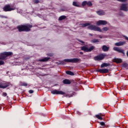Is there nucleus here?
Masks as SVG:
<instances>
[{
  "instance_id": "obj_7",
  "label": "nucleus",
  "mask_w": 128,
  "mask_h": 128,
  "mask_svg": "<svg viewBox=\"0 0 128 128\" xmlns=\"http://www.w3.org/2000/svg\"><path fill=\"white\" fill-rule=\"evenodd\" d=\"M106 58V55L104 54H100L98 56H97L94 58V60H102Z\"/></svg>"
},
{
  "instance_id": "obj_37",
  "label": "nucleus",
  "mask_w": 128,
  "mask_h": 128,
  "mask_svg": "<svg viewBox=\"0 0 128 128\" xmlns=\"http://www.w3.org/2000/svg\"><path fill=\"white\" fill-rule=\"evenodd\" d=\"M47 56H54V54L50 53V54H47Z\"/></svg>"
},
{
  "instance_id": "obj_6",
  "label": "nucleus",
  "mask_w": 128,
  "mask_h": 128,
  "mask_svg": "<svg viewBox=\"0 0 128 128\" xmlns=\"http://www.w3.org/2000/svg\"><path fill=\"white\" fill-rule=\"evenodd\" d=\"M94 46H92L90 48H88L86 46H83L81 47L82 50H84V52H92V50H94Z\"/></svg>"
},
{
  "instance_id": "obj_34",
  "label": "nucleus",
  "mask_w": 128,
  "mask_h": 128,
  "mask_svg": "<svg viewBox=\"0 0 128 128\" xmlns=\"http://www.w3.org/2000/svg\"><path fill=\"white\" fill-rule=\"evenodd\" d=\"M66 98H72V94L70 95L69 94H68L66 95Z\"/></svg>"
},
{
  "instance_id": "obj_20",
  "label": "nucleus",
  "mask_w": 128,
  "mask_h": 128,
  "mask_svg": "<svg viewBox=\"0 0 128 128\" xmlns=\"http://www.w3.org/2000/svg\"><path fill=\"white\" fill-rule=\"evenodd\" d=\"M110 66V64L104 62L100 65V68H106V66Z\"/></svg>"
},
{
  "instance_id": "obj_21",
  "label": "nucleus",
  "mask_w": 128,
  "mask_h": 128,
  "mask_svg": "<svg viewBox=\"0 0 128 128\" xmlns=\"http://www.w3.org/2000/svg\"><path fill=\"white\" fill-rule=\"evenodd\" d=\"M63 83L64 84H70V81L69 80L66 79L63 80Z\"/></svg>"
},
{
  "instance_id": "obj_8",
  "label": "nucleus",
  "mask_w": 128,
  "mask_h": 128,
  "mask_svg": "<svg viewBox=\"0 0 128 128\" xmlns=\"http://www.w3.org/2000/svg\"><path fill=\"white\" fill-rule=\"evenodd\" d=\"M8 86H10V82H3L0 83V88H6Z\"/></svg>"
},
{
  "instance_id": "obj_9",
  "label": "nucleus",
  "mask_w": 128,
  "mask_h": 128,
  "mask_svg": "<svg viewBox=\"0 0 128 128\" xmlns=\"http://www.w3.org/2000/svg\"><path fill=\"white\" fill-rule=\"evenodd\" d=\"M114 50H115V52H120V54H126V53H124V49L120 48L118 47H114L113 48Z\"/></svg>"
},
{
  "instance_id": "obj_23",
  "label": "nucleus",
  "mask_w": 128,
  "mask_h": 128,
  "mask_svg": "<svg viewBox=\"0 0 128 128\" xmlns=\"http://www.w3.org/2000/svg\"><path fill=\"white\" fill-rule=\"evenodd\" d=\"M91 42L92 44H96V42H100L98 39H93L91 40Z\"/></svg>"
},
{
  "instance_id": "obj_40",
  "label": "nucleus",
  "mask_w": 128,
  "mask_h": 128,
  "mask_svg": "<svg viewBox=\"0 0 128 128\" xmlns=\"http://www.w3.org/2000/svg\"><path fill=\"white\" fill-rule=\"evenodd\" d=\"M76 114H78V116H80V111H77L76 112Z\"/></svg>"
},
{
  "instance_id": "obj_26",
  "label": "nucleus",
  "mask_w": 128,
  "mask_h": 128,
  "mask_svg": "<svg viewBox=\"0 0 128 128\" xmlns=\"http://www.w3.org/2000/svg\"><path fill=\"white\" fill-rule=\"evenodd\" d=\"M66 74H70V76H74V74L72 71H66Z\"/></svg>"
},
{
  "instance_id": "obj_25",
  "label": "nucleus",
  "mask_w": 128,
  "mask_h": 128,
  "mask_svg": "<svg viewBox=\"0 0 128 128\" xmlns=\"http://www.w3.org/2000/svg\"><path fill=\"white\" fill-rule=\"evenodd\" d=\"M66 18V16H62L59 17L58 20H65Z\"/></svg>"
},
{
  "instance_id": "obj_22",
  "label": "nucleus",
  "mask_w": 128,
  "mask_h": 128,
  "mask_svg": "<svg viewBox=\"0 0 128 128\" xmlns=\"http://www.w3.org/2000/svg\"><path fill=\"white\" fill-rule=\"evenodd\" d=\"M72 6H77V8H80V3L76 2H73Z\"/></svg>"
},
{
  "instance_id": "obj_1",
  "label": "nucleus",
  "mask_w": 128,
  "mask_h": 128,
  "mask_svg": "<svg viewBox=\"0 0 128 128\" xmlns=\"http://www.w3.org/2000/svg\"><path fill=\"white\" fill-rule=\"evenodd\" d=\"M32 28V25L30 24L20 25L16 26V28H18V32H30Z\"/></svg>"
},
{
  "instance_id": "obj_27",
  "label": "nucleus",
  "mask_w": 128,
  "mask_h": 128,
  "mask_svg": "<svg viewBox=\"0 0 128 128\" xmlns=\"http://www.w3.org/2000/svg\"><path fill=\"white\" fill-rule=\"evenodd\" d=\"M86 4L88 6H92V2L89 1L87 2Z\"/></svg>"
},
{
  "instance_id": "obj_35",
  "label": "nucleus",
  "mask_w": 128,
  "mask_h": 128,
  "mask_svg": "<svg viewBox=\"0 0 128 128\" xmlns=\"http://www.w3.org/2000/svg\"><path fill=\"white\" fill-rule=\"evenodd\" d=\"M118 2H126L127 0H117Z\"/></svg>"
},
{
  "instance_id": "obj_24",
  "label": "nucleus",
  "mask_w": 128,
  "mask_h": 128,
  "mask_svg": "<svg viewBox=\"0 0 128 128\" xmlns=\"http://www.w3.org/2000/svg\"><path fill=\"white\" fill-rule=\"evenodd\" d=\"M90 23H86V24H81V26L82 28H86V26H90Z\"/></svg>"
},
{
  "instance_id": "obj_43",
  "label": "nucleus",
  "mask_w": 128,
  "mask_h": 128,
  "mask_svg": "<svg viewBox=\"0 0 128 128\" xmlns=\"http://www.w3.org/2000/svg\"><path fill=\"white\" fill-rule=\"evenodd\" d=\"M80 42H81V44H84V42L82 40H80Z\"/></svg>"
},
{
  "instance_id": "obj_16",
  "label": "nucleus",
  "mask_w": 128,
  "mask_h": 128,
  "mask_svg": "<svg viewBox=\"0 0 128 128\" xmlns=\"http://www.w3.org/2000/svg\"><path fill=\"white\" fill-rule=\"evenodd\" d=\"M96 12L98 16H104V14H106V12L104 10H98Z\"/></svg>"
},
{
  "instance_id": "obj_5",
  "label": "nucleus",
  "mask_w": 128,
  "mask_h": 128,
  "mask_svg": "<svg viewBox=\"0 0 128 128\" xmlns=\"http://www.w3.org/2000/svg\"><path fill=\"white\" fill-rule=\"evenodd\" d=\"M88 30H94L95 32H102V30L100 29V28L94 25H89L88 27Z\"/></svg>"
},
{
  "instance_id": "obj_41",
  "label": "nucleus",
  "mask_w": 128,
  "mask_h": 128,
  "mask_svg": "<svg viewBox=\"0 0 128 128\" xmlns=\"http://www.w3.org/2000/svg\"><path fill=\"white\" fill-rule=\"evenodd\" d=\"M120 16H123V15H124V14H123L122 12H120Z\"/></svg>"
},
{
  "instance_id": "obj_3",
  "label": "nucleus",
  "mask_w": 128,
  "mask_h": 128,
  "mask_svg": "<svg viewBox=\"0 0 128 128\" xmlns=\"http://www.w3.org/2000/svg\"><path fill=\"white\" fill-rule=\"evenodd\" d=\"M80 62V59L78 58H74L70 59H64V60L60 62V64H66V62H72V63H76Z\"/></svg>"
},
{
  "instance_id": "obj_30",
  "label": "nucleus",
  "mask_w": 128,
  "mask_h": 128,
  "mask_svg": "<svg viewBox=\"0 0 128 128\" xmlns=\"http://www.w3.org/2000/svg\"><path fill=\"white\" fill-rule=\"evenodd\" d=\"M128 64L127 63H124L122 64V66L123 68H128Z\"/></svg>"
},
{
  "instance_id": "obj_29",
  "label": "nucleus",
  "mask_w": 128,
  "mask_h": 128,
  "mask_svg": "<svg viewBox=\"0 0 128 128\" xmlns=\"http://www.w3.org/2000/svg\"><path fill=\"white\" fill-rule=\"evenodd\" d=\"M20 86H28V84L26 83V82H22L20 84Z\"/></svg>"
},
{
  "instance_id": "obj_46",
  "label": "nucleus",
  "mask_w": 128,
  "mask_h": 128,
  "mask_svg": "<svg viewBox=\"0 0 128 128\" xmlns=\"http://www.w3.org/2000/svg\"><path fill=\"white\" fill-rule=\"evenodd\" d=\"M80 84H84L82 80L80 81Z\"/></svg>"
},
{
  "instance_id": "obj_44",
  "label": "nucleus",
  "mask_w": 128,
  "mask_h": 128,
  "mask_svg": "<svg viewBox=\"0 0 128 128\" xmlns=\"http://www.w3.org/2000/svg\"><path fill=\"white\" fill-rule=\"evenodd\" d=\"M89 36H92V34H89Z\"/></svg>"
},
{
  "instance_id": "obj_13",
  "label": "nucleus",
  "mask_w": 128,
  "mask_h": 128,
  "mask_svg": "<svg viewBox=\"0 0 128 128\" xmlns=\"http://www.w3.org/2000/svg\"><path fill=\"white\" fill-rule=\"evenodd\" d=\"M98 72H100V74H108L109 72L108 69H99L97 70Z\"/></svg>"
},
{
  "instance_id": "obj_15",
  "label": "nucleus",
  "mask_w": 128,
  "mask_h": 128,
  "mask_svg": "<svg viewBox=\"0 0 128 128\" xmlns=\"http://www.w3.org/2000/svg\"><path fill=\"white\" fill-rule=\"evenodd\" d=\"M113 62H116V64H122V60L120 58H115L113 60Z\"/></svg>"
},
{
  "instance_id": "obj_28",
  "label": "nucleus",
  "mask_w": 128,
  "mask_h": 128,
  "mask_svg": "<svg viewBox=\"0 0 128 128\" xmlns=\"http://www.w3.org/2000/svg\"><path fill=\"white\" fill-rule=\"evenodd\" d=\"M109 28L108 27H104L102 28V30H104V32H108V30Z\"/></svg>"
},
{
  "instance_id": "obj_2",
  "label": "nucleus",
  "mask_w": 128,
  "mask_h": 128,
  "mask_svg": "<svg viewBox=\"0 0 128 128\" xmlns=\"http://www.w3.org/2000/svg\"><path fill=\"white\" fill-rule=\"evenodd\" d=\"M12 52H4L1 53L0 54V66L4 64V62L3 60H6V58L10 56H12Z\"/></svg>"
},
{
  "instance_id": "obj_14",
  "label": "nucleus",
  "mask_w": 128,
  "mask_h": 128,
  "mask_svg": "<svg viewBox=\"0 0 128 128\" xmlns=\"http://www.w3.org/2000/svg\"><path fill=\"white\" fill-rule=\"evenodd\" d=\"M126 44V41L120 42L115 43V46H124Z\"/></svg>"
},
{
  "instance_id": "obj_17",
  "label": "nucleus",
  "mask_w": 128,
  "mask_h": 128,
  "mask_svg": "<svg viewBox=\"0 0 128 128\" xmlns=\"http://www.w3.org/2000/svg\"><path fill=\"white\" fill-rule=\"evenodd\" d=\"M104 116V114L100 113L99 114H96V118H98V120H102V116Z\"/></svg>"
},
{
  "instance_id": "obj_19",
  "label": "nucleus",
  "mask_w": 128,
  "mask_h": 128,
  "mask_svg": "<svg viewBox=\"0 0 128 128\" xmlns=\"http://www.w3.org/2000/svg\"><path fill=\"white\" fill-rule=\"evenodd\" d=\"M50 57H46L42 59H40L39 60V62H48V60H50Z\"/></svg>"
},
{
  "instance_id": "obj_31",
  "label": "nucleus",
  "mask_w": 128,
  "mask_h": 128,
  "mask_svg": "<svg viewBox=\"0 0 128 128\" xmlns=\"http://www.w3.org/2000/svg\"><path fill=\"white\" fill-rule=\"evenodd\" d=\"M86 4H87V2L86 1H84L82 2V6H86Z\"/></svg>"
},
{
  "instance_id": "obj_32",
  "label": "nucleus",
  "mask_w": 128,
  "mask_h": 128,
  "mask_svg": "<svg viewBox=\"0 0 128 128\" xmlns=\"http://www.w3.org/2000/svg\"><path fill=\"white\" fill-rule=\"evenodd\" d=\"M33 2L34 4H38L40 2V0H34Z\"/></svg>"
},
{
  "instance_id": "obj_36",
  "label": "nucleus",
  "mask_w": 128,
  "mask_h": 128,
  "mask_svg": "<svg viewBox=\"0 0 128 128\" xmlns=\"http://www.w3.org/2000/svg\"><path fill=\"white\" fill-rule=\"evenodd\" d=\"M0 18H7L8 17L6 16H4L2 15H0Z\"/></svg>"
},
{
  "instance_id": "obj_48",
  "label": "nucleus",
  "mask_w": 128,
  "mask_h": 128,
  "mask_svg": "<svg viewBox=\"0 0 128 128\" xmlns=\"http://www.w3.org/2000/svg\"><path fill=\"white\" fill-rule=\"evenodd\" d=\"M82 86H81V88H82Z\"/></svg>"
},
{
  "instance_id": "obj_47",
  "label": "nucleus",
  "mask_w": 128,
  "mask_h": 128,
  "mask_svg": "<svg viewBox=\"0 0 128 128\" xmlns=\"http://www.w3.org/2000/svg\"><path fill=\"white\" fill-rule=\"evenodd\" d=\"M84 84H86V82L84 83Z\"/></svg>"
},
{
  "instance_id": "obj_18",
  "label": "nucleus",
  "mask_w": 128,
  "mask_h": 128,
  "mask_svg": "<svg viewBox=\"0 0 128 128\" xmlns=\"http://www.w3.org/2000/svg\"><path fill=\"white\" fill-rule=\"evenodd\" d=\"M109 50H110V47L106 45H104L102 46V50H103V52H108Z\"/></svg>"
},
{
  "instance_id": "obj_45",
  "label": "nucleus",
  "mask_w": 128,
  "mask_h": 128,
  "mask_svg": "<svg viewBox=\"0 0 128 128\" xmlns=\"http://www.w3.org/2000/svg\"><path fill=\"white\" fill-rule=\"evenodd\" d=\"M80 54H84V52H80Z\"/></svg>"
},
{
  "instance_id": "obj_11",
  "label": "nucleus",
  "mask_w": 128,
  "mask_h": 128,
  "mask_svg": "<svg viewBox=\"0 0 128 128\" xmlns=\"http://www.w3.org/2000/svg\"><path fill=\"white\" fill-rule=\"evenodd\" d=\"M120 10H123V12H128V4H122L120 7Z\"/></svg>"
},
{
  "instance_id": "obj_10",
  "label": "nucleus",
  "mask_w": 128,
  "mask_h": 128,
  "mask_svg": "<svg viewBox=\"0 0 128 128\" xmlns=\"http://www.w3.org/2000/svg\"><path fill=\"white\" fill-rule=\"evenodd\" d=\"M51 94H66V93L62 91H58L56 90H53L51 92Z\"/></svg>"
},
{
  "instance_id": "obj_12",
  "label": "nucleus",
  "mask_w": 128,
  "mask_h": 128,
  "mask_svg": "<svg viewBox=\"0 0 128 128\" xmlns=\"http://www.w3.org/2000/svg\"><path fill=\"white\" fill-rule=\"evenodd\" d=\"M97 26H104L108 24V22L104 20H100L96 22Z\"/></svg>"
},
{
  "instance_id": "obj_4",
  "label": "nucleus",
  "mask_w": 128,
  "mask_h": 128,
  "mask_svg": "<svg viewBox=\"0 0 128 128\" xmlns=\"http://www.w3.org/2000/svg\"><path fill=\"white\" fill-rule=\"evenodd\" d=\"M16 10V5H10V4H6L3 8V10L4 12H12V10Z\"/></svg>"
},
{
  "instance_id": "obj_42",
  "label": "nucleus",
  "mask_w": 128,
  "mask_h": 128,
  "mask_svg": "<svg viewBox=\"0 0 128 128\" xmlns=\"http://www.w3.org/2000/svg\"><path fill=\"white\" fill-rule=\"evenodd\" d=\"M98 38H102V36L100 35H99Z\"/></svg>"
},
{
  "instance_id": "obj_33",
  "label": "nucleus",
  "mask_w": 128,
  "mask_h": 128,
  "mask_svg": "<svg viewBox=\"0 0 128 128\" xmlns=\"http://www.w3.org/2000/svg\"><path fill=\"white\" fill-rule=\"evenodd\" d=\"M100 124L101 126H106V124L104 122H100Z\"/></svg>"
},
{
  "instance_id": "obj_38",
  "label": "nucleus",
  "mask_w": 128,
  "mask_h": 128,
  "mask_svg": "<svg viewBox=\"0 0 128 128\" xmlns=\"http://www.w3.org/2000/svg\"><path fill=\"white\" fill-rule=\"evenodd\" d=\"M29 94H34V90H30L28 91Z\"/></svg>"
},
{
  "instance_id": "obj_39",
  "label": "nucleus",
  "mask_w": 128,
  "mask_h": 128,
  "mask_svg": "<svg viewBox=\"0 0 128 128\" xmlns=\"http://www.w3.org/2000/svg\"><path fill=\"white\" fill-rule=\"evenodd\" d=\"M8 96V94L6 92H3L2 93V96Z\"/></svg>"
}]
</instances>
